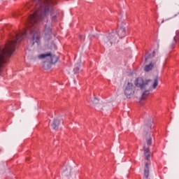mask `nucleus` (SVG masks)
<instances>
[{"label":"nucleus","mask_w":179,"mask_h":179,"mask_svg":"<svg viewBox=\"0 0 179 179\" xmlns=\"http://www.w3.org/2000/svg\"><path fill=\"white\" fill-rule=\"evenodd\" d=\"M71 171H72V167H71V166L68 165L63 170V174L66 177H70Z\"/></svg>","instance_id":"obj_9"},{"label":"nucleus","mask_w":179,"mask_h":179,"mask_svg":"<svg viewBox=\"0 0 179 179\" xmlns=\"http://www.w3.org/2000/svg\"><path fill=\"white\" fill-rule=\"evenodd\" d=\"M127 30V26L122 25L119 29L118 34L121 36V37H124L125 36V31Z\"/></svg>","instance_id":"obj_11"},{"label":"nucleus","mask_w":179,"mask_h":179,"mask_svg":"<svg viewBox=\"0 0 179 179\" xmlns=\"http://www.w3.org/2000/svg\"><path fill=\"white\" fill-rule=\"evenodd\" d=\"M153 138V134L150 132H145L144 134V139L145 141V145L143 146L144 149V156L147 160H149L150 157V150H149V146L152 145V140Z\"/></svg>","instance_id":"obj_3"},{"label":"nucleus","mask_w":179,"mask_h":179,"mask_svg":"<svg viewBox=\"0 0 179 179\" xmlns=\"http://www.w3.org/2000/svg\"><path fill=\"white\" fill-rule=\"evenodd\" d=\"M52 34V27L50 22H47L43 27V36L46 38H50Z\"/></svg>","instance_id":"obj_7"},{"label":"nucleus","mask_w":179,"mask_h":179,"mask_svg":"<svg viewBox=\"0 0 179 179\" xmlns=\"http://www.w3.org/2000/svg\"><path fill=\"white\" fill-rule=\"evenodd\" d=\"M152 122H153V120H152V117H150V118L147 119V120L145 121V124H146L147 126L149 127V128H151V127H152Z\"/></svg>","instance_id":"obj_14"},{"label":"nucleus","mask_w":179,"mask_h":179,"mask_svg":"<svg viewBox=\"0 0 179 179\" xmlns=\"http://www.w3.org/2000/svg\"><path fill=\"white\" fill-rule=\"evenodd\" d=\"M118 35L114 32L109 34L107 36L103 38V45L105 47H111L113 44L117 43Z\"/></svg>","instance_id":"obj_5"},{"label":"nucleus","mask_w":179,"mask_h":179,"mask_svg":"<svg viewBox=\"0 0 179 179\" xmlns=\"http://www.w3.org/2000/svg\"><path fill=\"white\" fill-rule=\"evenodd\" d=\"M79 68H80V63H77L75 64V68L73 69L74 73H79Z\"/></svg>","instance_id":"obj_13"},{"label":"nucleus","mask_w":179,"mask_h":179,"mask_svg":"<svg viewBox=\"0 0 179 179\" xmlns=\"http://www.w3.org/2000/svg\"><path fill=\"white\" fill-rule=\"evenodd\" d=\"M150 58V55H149L148 56L145 57V62L146 61H148V59H149Z\"/></svg>","instance_id":"obj_19"},{"label":"nucleus","mask_w":179,"mask_h":179,"mask_svg":"<svg viewBox=\"0 0 179 179\" xmlns=\"http://www.w3.org/2000/svg\"><path fill=\"white\" fill-rule=\"evenodd\" d=\"M144 176L146 178L149 177V166L148 163H145V166L144 169Z\"/></svg>","instance_id":"obj_12"},{"label":"nucleus","mask_w":179,"mask_h":179,"mask_svg":"<svg viewBox=\"0 0 179 179\" xmlns=\"http://www.w3.org/2000/svg\"><path fill=\"white\" fill-rule=\"evenodd\" d=\"M176 43H177V41L176 40V38H174L173 41L172 43V48H173V46L176 45Z\"/></svg>","instance_id":"obj_17"},{"label":"nucleus","mask_w":179,"mask_h":179,"mask_svg":"<svg viewBox=\"0 0 179 179\" xmlns=\"http://www.w3.org/2000/svg\"><path fill=\"white\" fill-rule=\"evenodd\" d=\"M134 85L136 87H139V89L143 91L141 99L145 100V98L148 97V94H150L149 92H150V90L157 87L159 80L157 78H155L154 80L150 79L145 80L142 78H138L135 80Z\"/></svg>","instance_id":"obj_2"},{"label":"nucleus","mask_w":179,"mask_h":179,"mask_svg":"<svg viewBox=\"0 0 179 179\" xmlns=\"http://www.w3.org/2000/svg\"><path fill=\"white\" fill-rule=\"evenodd\" d=\"M59 124H61V120H59V118H55V119H54L53 122H52L51 127L55 131H58Z\"/></svg>","instance_id":"obj_8"},{"label":"nucleus","mask_w":179,"mask_h":179,"mask_svg":"<svg viewBox=\"0 0 179 179\" xmlns=\"http://www.w3.org/2000/svg\"><path fill=\"white\" fill-rule=\"evenodd\" d=\"M155 52L154 51V52H153V55H155Z\"/></svg>","instance_id":"obj_21"},{"label":"nucleus","mask_w":179,"mask_h":179,"mask_svg":"<svg viewBox=\"0 0 179 179\" xmlns=\"http://www.w3.org/2000/svg\"><path fill=\"white\" fill-rule=\"evenodd\" d=\"M123 89L127 99H131L134 96V94H135V87L130 81H127L124 84Z\"/></svg>","instance_id":"obj_4"},{"label":"nucleus","mask_w":179,"mask_h":179,"mask_svg":"<svg viewBox=\"0 0 179 179\" xmlns=\"http://www.w3.org/2000/svg\"><path fill=\"white\" fill-rule=\"evenodd\" d=\"M39 59H46L49 64H57L58 62V57L51 53L41 54L38 56Z\"/></svg>","instance_id":"obj_6"},{"label":"nucleus","mask_w":179,"mask_h":179,"mask_svg":"<svg viewBox=\"0 0 179 179\" xmlns=\"http://www.w3.org/2000/svg\"><path fill=\"white\" fill-rule=\"evenodd\" d=\"M30 6L32 7L34 11L27 20V30L19 33L16 32L11 36V40L6 45L5 48L0 49V75L2 73V65L13 54L16 44L20 43L27 36V31H29V36L32 37V45H35V44L36 47L40 45V32L37 28V24L43 19H47L54 12V2H34V6L29 3L27 4L26 8L30 9Z\"/></svg>","instance_id":"obj_1"},{"label":"nucleus","mask_w":179,"mask_h":179,"mask_svg":"<svg viewBox=\"0 0 179 179\" xmlns=\"http://www.w3.org/2000/svg\"><path fill=\"white\" fill-rule=\"evenodd\" d=\"M57 17V15L52 16V20L55 21Z\"/></svg>","instance_id":"obj_18"},{"label":"nucleus","mask_w":179,"mask_h":179,"mask_svg":"<svg viewBox=\"0 0 179 179\" xmlns=\"http://www.w3.org/2000/svg\"><path fill=\"white\" fill-rule=\"evenodd\" d=\"M80 38H82V36H80Z\"/></svg>","instance_id":"obj_20"},{"label":"nucleus","mask_w":179,"mask_h":179,"mask_svg":"<svg viewBox=\"0 0 179 179\" xmlns=\"http://www.w3.org/2000/svg\"><path fill=\"white\" fill-rule=\"evenodd\" d=\"M155 65H156V62L153 61L151 63H150V64L145 65V66L144 67V71L145 72H149L150 71H152Z\"/></svg>","instance_id":"obj_10"},{"label":"nucleus","mask_w":179,"mask_h":179,"mask_svg":"<svg viewBox=\"0 0 179 179\" xmlns=\"http://www.w3.org/2000/svg\"><path fill=\"white\" fill-rule=\"evenodd\" d=\"M99 99L96 97H94L92 100V103L94 106H97V104H99Z\"/></svg>","instance_id":"obj_15"},{"label":"nucleus","mask_w":179,"mask_h":179,"mask_svg":"<svg viewBox=\"0 0 179 179\" xmlns=\"http://www.w3.org/2000/svg\"><path fill=\"white\" fill-rule=\"evenodd\" d=\"M43 68H44V69H50V67H49L48 64H47V62H45L43 64Z\"/></svg>","instance_id":"obj_16"}]
</instances>
